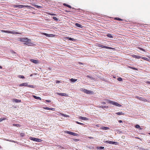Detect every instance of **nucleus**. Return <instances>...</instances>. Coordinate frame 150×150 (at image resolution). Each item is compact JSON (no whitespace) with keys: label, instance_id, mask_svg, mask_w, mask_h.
I'll return each mask as SVG.
<instances>
[{"label":"nucleus","instance_id":"1","mask_svg":"<svg viewBox=\"0 0 150 150\" xmlns=\"http://www.w3.org/2000/svg\"><path fill=\"white\" fill-rule=\"evenodd\" d=\"M19 86H27L28 87L32 88H35L36 87V86H34L33 85H28V83H21L20 85Z\"/></svg>","mask_w":150,"mask_h":150},{"label":"nucleus","instance_id":"2","mask_svg":"<svg viewBox=\"0 0 150 150\" xmlns=\"http://www.w3.org/2000/svg\"><path fill=\"white\" fill-rule=\"evenodd\" d=\"M2 33H11L13 34H21V33L15 31H7L4 30H1Z\"/></svg>","mask_w":150,"mask_h":150},{"label":"nucleus","instance_id":"3","mask_svg":"<svg viewBox=\"0 0 150 150\" xmlns=\"http://www.w3.org/2000/svg\"><path fill=\"white\" fill-rule=\"evenodd\" d=\"M29 139H30L31 140H33L34 141H35V142H41L42 141V140L40 139L33 137H30Z\"/></svg>","mask_w":150,"mask_h":150},{"label":"nucleus","instance_id":"4","mask_svg":"<svg viewBox=\"0 0 150 150\" xmlns=\"http://www.w3.org/2000/svg\"><path fill=\"white\" fill-rule=\"evenodd\" d=\"M20 41L22 42H30L31 40L27 38H20Z\"/></svg>","mask_w":150,"mask_h":150},{"label":"nucleus","instance_id":"5","mask_svg":"<svg viewBox=\"0 0 150 150\" xmlns=\"http://www.w3.org/2000/svg\"><path fill=\"white\" fill-rule=\"evenodd\" d=\"M109 103L110 104H112L113 105H115L117 106H121V105L120 104H119L118 103L116 102H115L112 101H109Z\"/></svg>","mask_w":150,"mask_h":150},{"label":"nucleus","instance_id":"6","mask_svg":"<svg viewBox=\"0 0 150 150\" xmlns=\"http://www.w3.org/2000/svg\"><path fill=\"white\" fill-rule=\"evenodd\" d=\"M86 77L87 79H88L91 81H96V79L94 78L91 75H87Z\"/></svg>","mask_w":150,"mask_h":150},{"label":"nucleus","instance_id":"7","mask_svg":"<svg viewBox=\"0 0 150 150\" xmlns=\"http://www.w3.org/2000/svg\"><path fill=\"white\" fill-rule=\"evenodd\" d=\"M98 46L99 47H101L103 48H105L108 49H112V48L111 47H108L106 46H104L103 45L101 44H99Z\"/></svg>","mask_w":150,"mask_h":150},{"label":"nucleus","instance_id":"8","mask_svg":"<svg viewBox=\"0 0 150 150\" xmlns=\"http://www.w3.org/2000/svg\"><path fill=\"white\" fill-rule=\"evenodd\" d=\"M85 93H86L89 94H94V92L92 91L91 90H88L85 89Z\"/></svg>","mask_w":150,"mask_h":150},{"label":"nucleus","instance_id":"9","mask_svg":"<svg viewBox=\"0 0 150 150\" xmlns=\"http://www.w3.org/2000/svg\"><path fill=\"white\" fill-rule=\"evenodd\" d=\"M66 132L68 134H70L71 135H72L73 136H77L78 135V134H77L74 133V132H70V131H67Z\"/></svg>","mask_w":150,"mask_h":150},{"label":"nucleus","instance_id":"10","mask_svg":"<svg viewBox=\"0 0 150 150\" xmlns=\"http://www.w3.org/2000/svg\"><path fill=\"white\" fill-rule=\"evenodd\" d=\"M136 98H137V99L142 101H144V102L147 101V100L145 99H144L142 97H139V96H137L136 97Z\"/></svg>","mask_w":150,"mask_h":150},{"label":"nucleus","instance_id":"11","mask_svg":"<svg viewBox=\"0 0 150 150\" xmlns=\"http://www.w3.org/2000/svg\"><path fill=\"white\" fill-rule=\"evenodd\" d=\"M30 61L34 63L37 64L39 63L38 61L36 60L31 59H30Z\"/></svg>","mask_w":150,"mask_h":150},{"label":"nucleus","instance_id":"12","mask_svg":"<svg viewBox=\"0 0 150 150\" xmlns=\"http://www.w3.org/2000/svg\"><path fill=\"white\" fill-rule=\"evenodd\" d=\"M100 129L103 130H107L109 129V128L108 127L102 126L100 127Z\"/></svg>","mask_w":150,"mask_h":150},{"label":"nucleus","instance_id":"13","mask_svg":"<svg viewBox=\"0 0 150 150\" xmlns=\"http://www.w3.org/2000/svg\"><path fill=\"white\" fill-rule=\"evenodd\" d=\"M57 94L58 95H59V96H66V93H60L57 92Z\"/></svg>","mask_w":150,"mask_h":150},{"label":"nucleus","instance_id":"14","mask_svg":"<svg viewBox=\"0 0 150 150\" xmlns=\"http://www.w3.org/2000/svg\"><path fill=\"white\" fill-rule=\"evenodd\" d=\"M59 114L58 115H62V116H63L65 117H69V116L68 115L64 114L63 113H59Z\"/></svg>","mask_w":150,"mask_h":150},{"label":"nucleus","instance_id":"15","mask_svg":"<svg viewBox=\"0 0 150 150\" xmlns=\"http://www.w3.org/2000/svg\"><path fill=\"white\" fill-rule=\"evenodd\" d=\"M133 57L135 58L139 59L141 58L140 56L136 55H133Z\"/></svg>","mask_w":150,"mask_h":150},{"label":"nucleus","instance_id":"16","mask_svg":"<svg viewBox=\"0 0 150 150\" xmlns=\"http://www.w3.org/2000/svg\"><path fill=\"white\" fill-rule=\"evenodd\" d=\"M13 101L16 103H19L21 102V100H20L16 99H13Z\"/></svg>","mask_w":150,"mask_h":150},{"label":"nucleus","instance_id":"17","mask_svg":"<svg viewBox=\"0 0 150 150\" xmlns=\"http://www.w3.org/2000/svg\"><path fill=\"white\" fill-rule=\"evenodd\" d=\"M106 35L108 37L110 38H113V37L112 36V35L111 34H108L107 35Z\"/></svg>","mask_w":150,"mask_h":150},{"label":"nucleus","instance_id":"18","mask_svg":"<svg viewBox=\"0 0 150 150\" xmlns=\"http://www.w3.org/2000/svg\"><path fill=\"white\" fill-rule=\"evenodd\" d=\"M75 25L78 27H79V28H82V26L80 24L78 23H76L75 24Z\"/></svg>","mask_w":150,"mask_h":150},{"label":"nucleus","instance_id":"19","mask_svg":"<svg viewBox=\"0 0 150 150\" xmlns=\"http://www.w3.org/2000/svg\"><path fill=\"white\" fill-rule=\"evenodd\" d=\"M104 149V147L103 146H98L97 147V149Z\"/></svg>","mask_w":150,"mask_h":150},{"label":"nucleus","instance_id":"20","mask_svg":"<svg viewBox=\"0 0 150 150\" xmlns=\"http://www.w3.org/2000/svg\"><path fill=\"white\" fill-rule=\"evenodd\" d=\"M44 35H45L46 36L48 37H50L53 35L52 34H48L46 33H45Z\"/></svg>","mask_w":150,"mask_h":150},{"label":"nucleus","instance_id":"21","mask_svg":"<svg viewBox=\"0 0 150 150\" xmlns=\"http://www.w3.org/2000/svg\"><path fill=\"white\" fill-rule=\"evenodd\" d=\"M33 97L36 99H39L40 100H41V98L40 97H37L35 96H33Z\"/></svg>","mask_w":150,"mask_h":150},{"label":"nucleus","instance_id":"22","mask_svg":"<svg viewBox=\"0 0 150 150\" xmlns=\"http://www.w3.org/2000/svg\"><path fill=\"white\" fill-rule=\"evenodd\" d=\"M25 45H31L32 44V43L31 42H26L24 43Z\"/></svg>","mask_w":150,"mask_h":150},{"label":"nucleus","instance_id":"23","mask_svg":"<svg viewBox=\"0 0 150 150\" xmlns=\"http://www.w3.org/2000/svg\"><path fill=\"white\" fill-rule=\"evenodd\" d=\"M63 5L64 6H67V7H69V8H71V6L70 5H68V4H65V3L64 4H63Z\"/></svg>","mask_w":150,"mask_h":150},{"label":"nucleus","instance_id":"24","mask_svg":"<svg viewBox=\"0 0 150 150\" xmlns=\"http://www.w3.org/2000/svg\"><path fill=\"white\" fill-rule=\"evenodd\" d=\"M116 114L118 115H124V113L121 112H117L116 113Z\"/></svg>","mask_w":150,"mask_h":150},{"label":"nucleus","instance_id":"25","mask_svg":"<svg viewBox=\"0 0 150 150\" xmlns=\"http://www.w3.org/2000/svg\"><path fill=\"white\" fill-rule=\"evenodd\" d=\"M77 79H74L73 78H72L71 79H70V80L72 82H73L76 81H77Z\"/></svg>","mask_w":150,"mask_h":150},{"label":"nucleus","instance_id":"26","mask_svg":"<svg viewBox=\"0 0 150 150\" xmlns=\"http://www.w3.org/2000/svg\"><path fill=\"white\" fill-rule=\"evenodd\" d=\"M114 19H115V20H117L118 21H122V19H121L119 18H117V17L115 18Z\"/></svg>","mask_w":150,"mask_h":150},{"label":"nucleus","instance_id":"27","mask_svg":"<svg viewBox=\"0 0 150 150\" xmlns=\"http://www.w3.org/2000/svg\"><path fill=\"white\" fill-rule=\"evenodd\" d=\"M108 106H106L105 105H101L99 107V108H108Z\"/></svg>","mask_w":150,"mask_h":150},{"label":"nucleus","instance_id":"28","mask_svg":"<svg viewBox=\"0 0 150 150\" xmlns=\"http://www.w3.org/2000/svg\"><path fill=\"white\" fill-rule=\"evenodd\" d=\"M66 38H67L68 40H70L74 41L75 40L73 38H71L67 37Z\"/></svg>","mask_w":150,"mask_h":150},{"label":"nucleus","instance_id":"29","mask_svg":"<svg viewBox=\"0 0 150 150\" xmlns=\"http://www.w3.org/2000/svg\"><path fill=\"white\" fill-rule=\"evenodd\" d=\"M117 144H118V143L117 142H113V141H112V142H111V144H115V145H117Z\"/></svg>","mask_w":150,"mask_h":150},{"label":"nucleus","instance_id":"30","mask_svg":"<svg viewBox=\"0 0 150 150\" xmlns=\"http://www.w3.org/2000/svg\"><path fill=\"white\" fill-rule=\"evenodd\" d=\"M25 7H26V6L23 5H18V8H23Z\"/></svg>","mask_w":150,"mask_h":150},{"label":"nucleus","instance_id":"31","mask_svg":"<svg viewBox=\"0 0 150 150\" xmlns=\"http://www.w3.org/2000/svg\"><path fill=\"white\" fill-rule=\"evenodd\" d=\"M111 142L112 141H106L105 142L106 143H107V144H111Z\"/></svg>","mask_w":150,"mask_h":150},{"label":"nucleus","instance_id":"32","mask_svg":"<svg viewBox=\"0 0 150 150\" xmlns=\"http://www.w3.org/2000/svg\"><path fill=\"white\" fill-rule=\"evenodd\" d=\"M129 68H130L134 70H137V69L135 67H129Z\"/></svg>","mask_w":150,"mask_h":150},{"label":"nucleus","instance_id":"33","mask_svg":"<svg viewBox=\"0 0 150 150\" xmlns=\"http://www.w3.org/2000/svg\"><path fill=\"white\" fill-rule=\"evenodd\" d=\"M142 59L145 60L146 61H149V59L146 58L144 57H142Z\"/></svg>","mask_w":150,"mask_h":150},{"label":"nucleus","instance_id":"34","mask_svg":"<svg viewBox=\"0 0 150 150\" xmlns=\"http://www.w3.org/2000/svg\"><path fill=\"white\" fill-rule=\"evenodd\" d=\"M25 134L24 133H20V136L21 137H23L25 136Z\"/></svg>","mask_w":150,"mask_h":150},{"label":"nucleus","instance_id":"35","mask_svg":"<svg viewBox=\"0 0 150 150\" xmlns=\"http://www.w3.org/2000/svg\"><path fill=\"white\" fill-rule=\"evenodd\" d=\"M52 18L56 21H58L59 20V19L58 18H57L56 17H52Z\"/></svg>","mask_w":150,"mask_h":150},{"label":"nucleus","instance_id":"36","mask_svg":"<svg viewBox=\"0 0 150 150\" xmlns=\"http://www.w3.org/2000/svg\"><path fill=\"white\" fill-rule=\"evenodd\" d=\"M138 48L139 49H140V50H142V51H143L144 52H146V51H145V50L143 49L142 48H141V47H139Z\"/></svg>","mask_w":150,"mask_h":150},{"label":"nucleus","instance_id":"37","mask_svg":"<svg viewBox=\"0 0 150 150\" xmlns=\"http://www.w3.org/2000/svg\"><path fill=\"white\" fill-rule=\"evenodd\" d=\"M117 79L119 81H122V79L121 77L118 78Z\"/></svg>","mask_w":150,"mask_h":150},{"label":"nucleus","instance_id":"38","mask_svg":"<svg viewBox=\"0 0 150 150\" xmlns=\"http://www.w3.org/2000/svg\"><path fill=\"white\" fill-rule=\"evenodd\" d=\"M19 77L20 78H22V79H23V78H25L24 76H22V75H19Z\"/></svg>","mask_w":150,"mask_h":150},{"label":"nucleus","instance_id":"39","mask_svg":"<svg viewBox=\"0 0 150 150\" xmlns=\"http://www.w3.org/2000/svg\"><path fill=\"white\" fill-rule=\"evenodd\" d=\"M79 118L80 119L82 120H84V117H81V116H80L79 117Z\"/></svg>","mask_w":150,"mask_h":150},{"label":"nucleus","instance_id":"40","mask_svg":"<svg viewBox=\"0 0 150 150\" xmlns=\"http://www.w3.org/2000/svg\"><path fill=\"white\" fill-rule=\"evenodd\" d=\"M140 127L139 125H137L135 126V127L137 128H140Z\"/></svg>","mask_w":150,"mask_h":150},{"label":"nucleus","instance_id":"41","mask_svg":"<svg viewBox=\"0 0 150 150\" xmlns=\"http://www.w3.org/2000/svg\"><path fill=\"white\" fill-rule=\"evenodd\" d=\"M49 110H52V111H55V108H50Z\"/></svg>","mask_w":150,"mask_h":150},{"label":"nucleus","instance_id":"42","mask_svg":"<svg viewBox=\"0 0 150 150\" xmlns=\"http://www.w3.org/2000/svg\"><path fill=\"white\" fill-rule=\"evenodd\" d=\"M13 125L14 126H16L17 127L20 126L18 124H13Z\"/></svg>","mask_w":150,"mask_h":150},{"label":"nucleus","instance_id":"43","mask_svg":"<svg viewBox=\"0 0 150 150\" xmlns=\"http://www.w3.org/2000/svg\"><path fill=\"white\" fill-rule=\"evenodd\" d=\"M50 108L48 107H44L43 108L47 110H50Z\"/></svg>","mask_w":150,"mask_h":150},{"label":"nucleus","instance_id":"44","mask_svg":"<svg viewBox=\"0 0 150 150\" xmlns=\"http://www.w3.org/2000/svg\"><path fill=\"white\" fill-rule=\"evenodd\" d=\"M76 122L77 123V124H80V125H83V123H80V122H79L77 121H76Z\"/></svg>","mask_w":150,"mask_h":150},{"label":"nucleus","instance_id":"45","mask_svg":"<svg viewBox=\"0 0 150 150\" xmlns=\"http://www.w3.org/2000/svg\"><path fill=\"white\" fill-rule=\"evenodd\" d=\"M5 119L4 118H1L0 119V122H2L3 120H4Z\"/></svg>","mask_w":150,"mask_h":150},{"label":"nucleus","instance_id":"46","mask_svg":"<svg viewBox=\"0 0 150 150\" xmlns=\"http://www.w3.org/2000/svg\"><path fill=\"white\" fill-rule=\"evenodd\" d=\"M73 140L75 141V142H77V141L78 140H79L77 139H73Z\"/></svg>","mask_w":150,"mask_h":150},{"label":"nucleus","instance_id":"47","mask_svg":"<svg viewBox=\"0 0 150 150\" xmlns=\"http://www.w3.org/2000/svg\"><path fill=\"white\" fill-rule=\"evenodd\" d=\"M60 82L59 81H58V80H56V83H59Z\"/></svg>","mask_w":150,"mask_h":150},{"label":"nucleus","instance_id":"48","mask_svg":"<svg viewBox=\"0 0 150 150\" xmlns=\"http://www.w3.org/2000/svg\"><path fill=\"white\" fill-rule=\"evenodd\" d=\"M14 8H18V5H15L14 6Z\"/></svg>","mask_w":150,"mask_h":150},{"label":"nucleus","instance_id":"49","mask_svg":"<svg viewBox=\"0 0 150 150\" xmlns=\"http://www.w3.org/2000/svg\"><path fill=\"white\" fill-rule=\"evenodd\" d=\"M46 101L47 102H48V103H50V102H51L50 100H46Z\"/></svg>","mask_w":150,"mask_h":150},{"label":"nucleus","instance_id":"50","mask_svg":"<svg viewBox=\"0 0 150 150\" xmlns=\"http://www.w3.org/2000/svg\"><path fill=\"white\" fill-rule=\"evenodd\" d=\"M102 104L103 105H105L106 104V103L104 102H103L102 103Z\"/></svg>","mask_w":150,"mask_h":150},{"label":"nucleus","instance_id":"51","mask_svg":"<svg viewBox=\"0 0 150 150\" xmlns=\"http://www.w3.org/2000/svg\"><path fill=\"white\" fill-rule=\"evenodd\" d=\"M10 141L11 142H14V143H16V142L15 141H14L13 140H10Z\"/></svg>","mask_w":150,"mask_h":150},{"label":"nucleus","instance_id":"52","mask_svg":"<svg viewBox=\"0 0 150 150\" xmlns=\"http://www.w3.org/2000/svg\"><path fill=\"white\" fill-rule=\"evenodd\" d=\"M146 83H148V84H150V81H147Z\"/></svg>","mask_w":150,"mask_h":150},{"label":"nucleus","instance_id":"53","mask_svg":"<svg viewBox=\"0 0 150 150\" xmlns=\"http://www.w3.org/2000/svg\"><path fill=\"white\" fill-rule=\"evenodd\" d=\"M80 90L81 91H84V89L83 88H81Z\"/></svg>","mask_w":150,"mask_h":150},{"label":"nucleus","instance_id":"54","mask_svg":"<svg viewBox=\"0 0 150 150\" xmlns=\"http://www.w3.org/2000/svg\"><path fill=\"white\" fill-rule=\"evenodd\" d=\"M118 122L119 123H121L122 122V121L121 120H119Z\"/></svg>","mask_w":150,"mask_h":150},{"label":"nucleus","instance_id":"55","mask_svg":"<svg viewBox=\"0 0 150 150\" xmlns=\"http://www.w3.org/2000/svg\"><path fill=\"white\" fill-rule=\"evenodd\" d=\"M88 35H89V34L88 33H86V35H85V36H87L88 37Z\"/></svg>","mask_w":150,"mask_h":150},{"label":"nucleus","instance_id":"56","mask_svg":"<svg viewBox=\"0 0 150 150\" xmlns=\"http://www.w3.org/2000/svg\"><path fill=\"white\" fill-rule=\"evenodd\" d=\"M49 14L50 15H56L55 14H51V13H49Z\"/></svg>","mask_w":150,"mask_h":150},{"label":"nucleus","instance_id":"57","mask_svg":"<svg viewBox=\"0 0 150 150\" xmlns=\"http://www.w3.org/2000/svg\"><path fill=\"white\" fill-rule=\"evenodd\" d=\"M88 118H86V117H85V120H88Z\"/></svg>","mask_w":150,"mask_h":150},{"label":"nucleus","instance_id":"58","mask_svg":"<svg viewBox=\"0 0 150 150\" xmlns=\"http://www.w3.org/2000/svg\"><path fill=\"white\" fill-rule=\"evenodd\" d=\"M88 138L90 139H93V137H88Z\"/></svg>","mask_w":150,"mask_h":150},{"label":"nucleus","instance_id":"59","mask_svg":"<svg viewBox=\"0 0 150 150\" xmlns=\"http://www.w3.org/2000/svg\"><path fill=\"white\" fill-rule=\"evenodd\" d=\"M87 136H85V138H87Z\"/></svg>","mask_w":150,"mask_h":150},{"label":"nucleus","instance_id":"60","mask_svg":"<svg viewBox=\"0 0 150 150\" xmlns=\"http://www.w3.org/2000/svg\"><path fill=\"white\" fill-rule=\"evenodd\" d=\"M2 67L0 66V69H2Z\"/></svg>","mask_w":150,"mask_h":150},{"label":"nucleus","instance_id":"61","mask_svg":"<svg viewBox=\"0 0 150 150\" xmlns=\"http://www.w3.org/2000/svg\"><path fill=\"white\" fill-rule=\"evenodd\" d=\"M79 64H81V62H79Z\"/></svg>","mask_w":150,"mask_h":150},{"label":"nucleus","instance_id":"62","mask_svg":"<svg viewBox=\"0 0 150 150\" xmlns=\"http://www.w3.org/2000/svg\"><path fill=\"white\" fill-rule=\"evenodd\" d=\"M14 53H15V52H13Z\"/></svg>","mask_w":150,"mask_h":150},{"label":"nucleus","instance_id":"63","mask_svg":"<svg viewBox=\"0 0 150 150\" xmlns=\"http://www.w3.org/2000/svg\"><path fill=\"white\" fill-rule=\"evenodd\" d=\"M32 76V75L31 74V75H30V76Z\"/></svg>","mask_w":150,"mask_h":150},{"label":"nucleus","instance_id":"64","mask_svg":"<svg viewBox=\"0 0 150 150\" xmlns=\"http://www.w3.org/2000/svg\"><path fill=\"white\" fill-rule=\"evenodd\" d=\"M149 134H150V133H149Z\"/></svg>","mask_w":150,"mask_h":150}]
</instances>
